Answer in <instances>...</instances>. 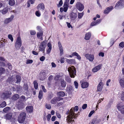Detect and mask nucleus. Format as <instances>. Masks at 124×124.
Here are the masks:
<instances>
[{"instance_id": "nucleus-52", "label": "nucleus", "mask_w": 124, "mask_h": 124, "mask_svg": "<svg viewBox=\"0 0 124 124\" xmlns=\"http://www.w3.org/2000/svg\"><path fill=\"white\" fill-rule=\"evenodd\" d=\"M53 76L52 75L48 77V80L49 81H51V80L53 79Z\"/></svg>"}, {"instance_id": "nucleus-49", "label": "nucleus", "mask_w": 124, "mask_h": 124, "mask_svg": "<svg viewBox=\"0 0 124 124\" xmlns=\"http://www.w3.org/2000/svg\"><path fill=\"white\" fill-rule=\"evenodd\" d=\"M33 62V61L32 60L28 59L26 61V63L27 64H31Z\"/></svg>"}, {"instance_id": "nucleus-6", "label": "nucleus", "mask_w": 124, "mask_h": 124, "mask_svg": "<svg viewBox=\"0 0 124 124\" xmlns=\"http://www.w3.org/2000/svg\"><path fill=\"white\" fill-rule=\"evenodd\" d=\"M11 94V92L9 91L3 92L2 93L1 98L4 100L7 99L10 97Z\"/></svg>"}, {"instance_id": "nucleus-23", "label": "nucleus", "mask_w": 124, "mask_h": 124, "mask_svg": "<svg viewBox=\"0 0 124 124\" xmlns=\"http://www.w3.org/2000/svg\"><path fill=\"white\" fill-rule=\"evenodd\" d=\"M91 36V34L90 32H88L86 33L85 39L86 40H88L90 39Z\"/></svg>"}, {"instance_id": "nucleus-28", "label": "nucleus", "mask_w": 124, "mask_h": 124, "mask_svg": "<svg viewBox=\"0 0 124 124\" xmlns=\"http://www.w3.org/2000/svg\"><path fill=\"white\" fill-rule=\"evenodd\" d=\"M16 78L17 79L16 83H20L21 80V76L20 75H17L16 76Z\"/></svg>"}, {"instance_id": "nucleus-59", "label": "nucleus", "mask_w": 124, "mask_h": 124, "mask_svg": "<svg viewBox=\"0 0 124 124\" xmlns=\"http://www.w3.org/2000/svg\"><path fill=\"white\" fill-rule=\"evenodd\" d=\"M60 54L61 55H62L63 54V48L60 49Z\"/></svg>"}, {"instance_id": "nucleus-40", "label": "nucleus", "mask_w": 124, "mask_h": 124, "mask_svg": "<svg viewBox=\"0 0 124 124\" xmlns=\"http://www.w3.org/2000/svg\"><path fill=\"white\" fill-rule=\"evenodd\" d=\"M6 105L5 101H4L1 104H0V108H3L5 107Z\"/></svg>"}, {"instance_id": "nucleus-42", "label": "nucleus", "mask_w": 124, "mask_h": 124, "mask_svg": "<svg viewBox=\"0 0 124 124\" xmlns=\"http://www.w3.org/2000/svg\"><path fill=\"white\" fill-rule=\"evenodd\" d=\"M16 89L17 92H19L21 91L22 88L19 85L17 86L16 87Z\"/></svg>"}, {"instance_id": "nucleus-24", "label": "nucleus", "mask_w": 124, "mask_h": 124, "mask_svg": "<svg viewBox=\"0 0 124 124\" xmlns=\"http://www.w3.org/2000/svg\"><path fill=\"white\" fill-rule=\"evenodd\" d=\"M43 35V33L42 32H38L37 34V37L38 38L40 39L41 40H42L43 38L42 36Z\"/></svg>"}, {"instance_id": "nucleus-13", "label": "nucleus", "mask_w": 124, "mask_h": 124, "mask_svg": "<svg viewBox=\"0 0 124 124\" xmlns=\"http://www.w3.org/2000/svg\"><path fill=\"white\" fill-rule=\"evenodd\" d=\"M102 66V65L101 64L98 65V66L93 68L92 70V71L93 72H97L101 69V67Z\"/></svg>"}, {"instance_id": "nucleus-33", "label": "nucleus", "mask_w": 124, "mask_h": 124, "mask_svg": "<svg viewBox=\"0 0 124 124\" xmlns=\"http://www.w3.org/2000/svg\"><path fill=\"white\" fill-rule=\"evenodd\" d=\"M61 85L63 87H64L66 86V82L64 80H62L61 82Z\"/></svg>"}, {"instance_id": "nucleus-21", "label": "nucleus", "mask_w": 124, "mask_h": 124, "mask_svg": "<svg viewBox=\"0 0 124 124\" xmlns=\"http://www.w3.org/2000/svg\"><path fill=\"white\" fill-rule=\"evenodd\" d=\"M37 9L39 10L40 9H41L42 10H44L45 9V6L43 3H41L39 4L37 7Z\"/></svg>"}, {"instance_id": "nucleus-62", "label": "nucleus", "mask_w": 124, "mask_h": 124, "mask_svg": "<svg viewBox=\"0 0 124 124\" xmlns=\"http://www.w3.org/2000/svg\"><path fill=\"white\" fill-rule=\"evenodd\" d=\"M101 19H98V20H97L96 21H95V22L96 23V24L97 25H98V24H99L100 23V22H101Z\"/></svg>"}, {"instance_id": "nucleus-39", "label": "nucleus", "mask_w": 124, "mask_h": 124, "mask_svg": "<svg viewBox=\"0 0 124 124\" xmlns=\"http://www.w3.org/2000/svg\"><path fill=\"white\" fill-rule=\"evenodd\" d=\"M10 108L8 107H7L3 109V111L4 112L7 113L10 109Z\"/></svg>"}, {"instance_id": "nucleus-26", "label": "nucleus", "mask_w": 124, "mask_h": 124, "mask_svg": "<svg viewBox=\"0 0 124 124\" xmlns=\"http://www.w3.org/2000/svg\"><path fill=\"white\" fill-rule=\"evenodd\" d=\"M26 109L27 112H32L33 109V107L31 106L27 107Z\"/></svg>"}, {"instance_id": "nucleus-58", "label": "nucleus", "mask_w": 124, "mask_h": 124, "mask_svg": "<svg viewBox=\"0 0 124 124\" xmlns=\"http://www.w3.org/2000/svg\"><path fill=\"white\" fill-rule=\"evenodd\" d=\"M97 25L96 24L95 21H93L91 23L90 25L91 26H93Z\"/></svg>"}, {"instance_id": "nucleus-30", "label": "nucleus", "mask_w": 124, "mask_h": 124, "mask_svg": "<svg viewBox=\"0 0 124 124\" xmlns=\"http://www.w3.org/2000/svg\"><path fill=\"white\" fill-rule=\"evenodd\" d=\"M53 94L52 93H49L47 97V99L48 100H50L53 97Z\"/></svg>"}, {"instance_id": "nucleus-1", "label": "nucleus", "mask_w": 124, "mask_h": 124, "mask_svg": "<svg viewBox=\"0 0 124 124\" xmlns=\"http://www.w3.org/2000/svg\"><path fill=\"white\" fill-rule=\"evenodd\" d=\"M66 114L67 115H69L66 117V121L68 123H69L71 122H73L72 119L73 118V116L75 118H76L75 116L76 115H78V114H76L74 115L75 113L73 112V110L72 109H71L69 111H67L66 113Z\"/></svg>"}, {"instance_id": "nucleus-4", "label": "nucleus", "mask_w": 124, "mask_h": 124, "mask_svg": "<svg viewBox=\"0 0 124 124\" xmlns=\"http://www.w3.org/2000/svg\"><path fill=\"white\" fill-rule=\"evenodd\" d=\"M26 114L24 112L21 113L19 116L18 117V121L20 123H23L26 117Z\"/></svg>"}, {"instance_id": "nucleus-43", "label": "nucleus", "mask_w": 124, "mask_h": 124, "mask_svg": "<svg viewBox=\"0 0 124 124\" xmlns=\"http://www.w3.org/2000/svg\"><path fill=\"white\" fill-rule=\"evenodd\" d=\"M63 2L62 0H61L59 2V3L57 4V7L59 8L62 6L63 4Z\"/></svg>"}, {"instance_id": "nucleus-64", "label": "nucleus", "mask_w": 124, "mask_h": 124, "mask_svg": "<svg viewBox=\"0 0 124 124\" xmlns=\"http://www.w3.org/2000/svg\"><path fill=\"white\" fill-rule=\"evenodd\" d=\"M87 104H85L83 105L82 108L83 109H85L87 107Z\"/></svg>"}, {"instance_id": "nucleus-34", "label": "nucleus", "mask_w": 124, "mask_h": 124, "mask_svg": "<svg viewBox=\"0 0 124 124\" xmlns=\"http://www.w3.org/2000/svg\"><path fill=\"white\" fill-rule=\"evenodd\" d=\"M5 69L3 68H0V75H1L3 74L5 72Z\"/></svg>"}, {"instance_id": "nucleus-22", "label": "nucleus", "mask_w": 124, "mask_h": 124, "mask_svg": "<svg viewBox=\"0 0 124 124\" xmlns=\"http://www.w3.org/2000/svg\"><path fill=\"white\" fill-rule=\"evenodd\" d=\"M19 95L17 94H16L14 95L11 97V99L14 101H16L17 100L19 97Z\"/></svg>"}, {"instance_id": "nucleus-7", "label": "nucleus", "mask_w": 124, "mask_h": 124, "mask_svg": "<svg viewBox=\"0 0 124 124\" xmlns=\"http://www.w3.org/2000/svg\"><path fill=\"white\" fill-rule=\"evenodd\" d=\"M76 8L80 11H82L84 9V6L80 2H78L76 5Z\"/></svg>"}, {"instance_id": "nucleus-16", "label": "nucleus", "mask_w": 124, "mask_h": 124, "mask_svg": "<svg viewBox=\"0 0 124 124\" xmlns=\"http://www.w3.org/2000/svg\"><path fill=\"white\" fill-rule=\"evenodd\" d=\"M14 17V16L13 15H11L10 18L6 19L4 21V23L5 24H7L9 23L12 21Z\"/></svg>"}, {"instance_id": "nucleus-38", "label": "nucleus", "mask_w": 124, "mask_h": 124, "mask_svg": "<svg viewBox=\"0 0 124 124\" xmlns=\"http://www.w3.org/2000/svg\"><path fill=\"white\" fill-rule=\"evenodd\" d=\"M65 79L67 82L69 83L71 82V79L69 76L66 77Z\"/></svg>"}, {"instance_id": "nucleus-44", "label": "nucleus", "mask_w": 124, "mask_h": 124, "mask_svg": "<svg viewBox=\"0 0 124 124\" xmlns=\"http://www.w3.org/2000/svg\"><path fill=\"white\" fill-rule=\"evenodd\" d=\"M35 14L36 16L38 17L40 16L41 13L39 11H36Z\"/></svg>"}, {"instance_id": "nucleus-60", "label": "nucleus", "mask_w": 124, "mask_h": 124, "mask_svg": "<svg viewBox=\"0 0 124 124\" xmlns=\"http://www.w3.org/2000/svg\"><path fill=\"white\" fill-rule=\"evenodd\" d=\"M64 58L63 57H61L60 58V61L61 63H63L64 62Z\"/></svg>"}, {"instance_id": "nucleus-48", "label": "nucleus", "mask_w": 124, "mask_h": 124, "mask_svg": "<svg viewBox=\"0 0 124 124\" xmlns=\"http://www.w3.org/2000/svg\"><path fill=\"white\" fill-rule=\"evenodd\" d=\"M97 118H93L91 121L90 122L89 124H93L96 121Z\"/></svg>"}, {"instance_id": "nucleus-57", "label": "nucleus", "mask_w": 124, "mask_h": 124, "mask_svg": "<svg viewBox=\"0 0 124 124\" xmlns=\"http://www.w3.org/2000/svg\"><path fill=\"white\" fill-rule=\"evenodd\" d=\"M46 108L48 109H50L51 108V107L50 104H46Z\"/></svg>"}, {"instance_id": "nucleus-14", "label": "nucleus", "mask_w": 124, "mask_h": 124, "mask_svg": "<svg viewBox=\"0 0 124 124\" xmlns=\"http://www.w3.org/2000/svg\"><path fill=\"white\" fill-rule=\"evenodd\" d=\"M77 16V14L75 13L72 12L70 13V19L72 20H75Z\"/></svg>"}, {"instance_id": "nucleus-31", "label": "nucleus", "mask_w": 124, "mask_h": 124, "mask_svg": "<svg viewBox=\"0 0 124 124\" xmlns=\"http://www.w3.org/2000/svg\"><path fill=\"white\" fill-rule=\"evenodd\" d=\"M57 94L59 96L63 97L65 95V93L63 91H60L57 93Z\"/></svg>"}, {"instance_id": "nucleus-36", "label": "nucleus", "mask_w": 124, "mask_h": 124, "mask_svg": "<svg viewBox=\"0 0 124 124\" xmlns=\"http://www.w3.org/2000/svg\"><path fill=\"white\" fill-rule=\"evenodd\" d=\"M9 4L11 6H13L15 4V1L14 0H9Z\"/></svg>"}, {"instance_id": "nucleus-63", "label": "nucleus", "mask_w": 124, "mask_h": 124, "mask_svg": "<svg viewBox=\"0 0 124 124\" xmlns=\"http://www.w3.org/2000/svg\"><path fill=\"white\" fill-rule=\"evenodd\" d=\"M51 117V115L50 114H48L46 118L48 121H49V120L50 118Z\"/></svg>"}, {"instance_id": "nucleus-12", "label": "nucleus", "mask_w": 124, "mask_h": 124, "mask_svg": "<svg viewBox=\"0 0 124 124\" xmlns=\"http://www.w3.org/2000/svg\"><path fill=\"white\" fill-rule=\"evenodd\" d=\"M103 85L102 82V80H101L97 86V90L98 91L101 92L102 91Z\"/></svg>"}, {"instance_id": "nucleus-15", "label": "nucleus", "mask_w": 124, "mask_h": 124, "mask_svg": "<svg viewBox=\"0 0 124 124\" xmlns=\"http://www.w3.org/2000/svg\"><path fill=\"white\" fill-rule=\"evenodd\" d=\"M113 9L112 6H110L106 8L104 11L103 13L104 14H108Z\"/></svg>"}, {"instance_id": "nucleus-25", "label": "nucleus", "mask_w": 124, "mask_h": 124, "mask_svg": "<svg viewBox=\"0 0 124 124\" xmlns=\"http://www.w3.org/2000/svg\"><path fill=\"white\" fill-rule=\"evenodd\" d=\"M43 91L42 90H40L38 95V98L39 100L41 99L43 97Z\"/></svg>"}, {"instance_id": "nucleus-35", "label": "nucleus", "mask_w": 124, "mask_h": 124, "mask_svg": "<svg viewBox=\"0 0 124 124\" xmlns=\"http://www.w3.org/2000/svg\"><path fill=\"white\" fill-rule=\"evenodd\" d=\"M33 84L34 85V87L36 89H37L38 87V83L37 82V80H35L33 82Z\"/></svg>"}, {"instance_id": "nucleus-19", "label": "nucleus", "mask_w": 124, "mask_h": 124, "mask_svg": "<svg viewBox=\"0 0 124 124\" xmlns=\"http://www.w3.org/2000/svg\"><path fill=\"white\" fill-rule=\"evenodd\" d=\"M89 83L87 82L83 81L81 84V86L82 88H87L88 87Z\"/></svg>"}, {"instance_id": "nucleus-32", "label": "nucleus", "mask_w": 124, "mask_h": 124, "mask_svg": "<svg viewBox=\"0 0 124 124\" xmlns=\"http://www.w3.org/2000/svg\"><path fill=\"white\" fill-rule=\"evenodd\" d=\"M119 82L121 86L123 88L124 87V78H122L121 79Z\"/></svg>"}, {"instance_id": "nucleus-5", "label": "nucleus", "mask_w": 124, "mask_h": 124, "mask_svg": "<svg viewBox=\"0 0 124 124\" xmlns=\"http://www.w3.org/2000/svg\"><path fill=\"white\" fill-rule=\"evenodd\" d=\"M117 107L122 114H124V103L120 102L117 105Z\"/></svg>"}, {"instance_id": "nucleus-9", "label": "nucleus", "mask_w": 124, "mask_h": 124, "mask_svg": "<svg viewBox=\"0 0 124 124\" xmlns=\"http://www.w3.org/2000/svg\"><path fill=\"white\" fill-rule=\"evenodd\" d=\"M46 42L44 41H43L42 42L39 47V50L41 52H44L46 46Z\"/></svg>"}, {"instance_id": "nucleus-37", "label": "nucleus", "mask_w": 124, "mask_h": 124, "mask_svg": "<svg viewBox=\"0 0 124 124\" xmlns=\"http://www.w3.org/2000/svg\"><path fill=\"white\" fill-rule=\"evenodd\" d=\"M84 15L83 12L82 13H78V18L81 19Z\"/></svg>"}, {"instance_id": "nucleus-54", "label": "nucleus", "mask_w": 124, "mask_h": 124, "mask_svg": "<svg viewBox=\"0 0 124 124\" xmlns=\"http://www.w3.org/2000/svg\"><path fill=\"white\" fill-rule=\"evenodd\" d=\"M66 0V1H65L63 5V7H65L67 8H68L69 7V6L68 5L67 2H66V0Z\"/></svg>"}, {"instance_id": "nucleus-3", "label": "nucleus", "mask_w": 124, "mask_h": 124, "mask_svg": "<svg viewBox=\"0 0 124 124\" xmlns=\"http://www.w3.org/2000/svg\"><path fill=\"white\" fill-rule=\"evenodd\" d=\"M22 44V42L21 38L20 37H18L15 43V48L17 50H19L20 49Z\"/></svg>"}, {"instance_id": "nucleus-27", "label": "nucleus", "mask_w": 124, "mask_h": 124, "mask_svg": "<svg viewBox=\"0 0 124 124\" xmlns=\"http://www.w3.org/2000/svg\"><path fill=\"white\" fill-rule=\"evenodd\" d=\"M66 61L68 63L70 64H72L75 63V60L74 59H67Z\"/></svg>"}, {"instance_id": "nucleus-46", "label": "nucleus", "mask_w": 124, "mask_h": 124, "mask_svg": "<svg viewBox=\"0 0 124 124\" xmlns=\"http://www.w3.org/2000/svg\"><path fill=\"white\" fill-rule=\"evenodd\" d=\"M8 37L9 39L11 40V42L13 41V38L12 35L10 34L8 35Z\"/></svg>"}, {"instance_id": "nucleus-45", "label": "nucleus", "mask_w": 124, "mask_h": 124, "mask_svg": "<svg viewBox=\"0 0 124 124\" xmlns=\"http://www.w3.org/2000/svg\"><path fill=\"white\" fill-rule=\"evenodd\" d=\"M60 77V75H57L54 77V79L55 81H58Z\"/></svg>"}, {"instance_id": "nucleus-50", "label": "nucleus", "mask_w": 124, "mask_h": 124, "mask_svg": "<svg viewBox=\"0 0 124 124\" xmlns=\"http://www.w3.org/2000/svg\"><path fill=\"white\" fill-rule=\"evenodd\" d=\"M119 46L123 48L124 47V42L122 41L119 44Z\"/></svg>"}, {"instance_id": "nucleus-41", "label": "nucleus", "mask_w": 124, "mask_h": 124, "mask_svg": "<svg viewBox=\"0 0 124 124\" xmlns=\"http://www.w3.org/2000/svg\"><path fill=\"white\" fill-rule=\"evenodd\" d=\"M8 11V9L6 8H5L2 10V12L3 14H5Z\"/></svg>"}, {"instance_id": "nucleus-29", "label": "nucleus", "mask_w": 124, "mask_h": 124, "mask_svg": "<svg viewBox=\"0 0 124 124\" xmlns=\"http://www.w3.org/2000/svg\"><path fill=\"white\" fill-rule=\"evenodd\" d=\"M12 116V115L11 113H8L6 114V115L4 116V118L8 119H10L11 118Z\"/></svg>"}, {"instance_id": "nucleus-10", "label": "nucleus", "mask_w": 124, "mask_h": 124, "mask_svg": "<svg viewBox=\"0 0 124 124\" xmlns=\"http://www.w3.org/2000/svg\"><path fill=\"white\" fill-rule=\"evenodd\" d=\"M85 56L87 59L89 60L90 62H92L94 59L93 54H87L85 55Z\"/></svg>"}, {"instance_id": "nucleus-11", "label": "nucleus", "mask_w": 124, "mask_h": 124, "mask_svg": "<svg viewBox=\"0 0 124 124\" xmlns=\"http://www.w3.org/2000/svg\"><path fill=\"white\" fill-rule=\"evenodd\" d=\"M16 106L19 109L22 110L24 108V104L20 101H18L17 103Z\"/></svg>"}, {"instance_id": "nucleus-47", "label": "nucleus", "mask_w": 124, "mask_h": 124, "mask_svg": "<svg viewBox=\"0 0 124 124\" xmlns=\"http://www.w3.org/2000/svg\"><path fill=\"white\" fill-rule=\"evenodd\" d=\"M121 99L122 101H124V92L122 91L121 94Z\"/></svg>"}, {"instance_id": "nucleus-56", "label": "nucleus", "mask_w": 124, "mask_h": 124, "mask_svg": "<svg viewBox=\"0 0 124 124\" xmlns=\"http://www.w3.org/2000/svg\"><path fill=\"white\" fill-rule=\"evenodd\" d=\"M30 33L31 35H33L36 34V32L34 31L31 30L30 31Z\"/></svg>"}, {"instance_id": "nucleus-61", "label": "nucleus", "mask_w": 124, "mask_h": 124, "mask_svg": "<svg viewBox=\"0 0 124 124\" xmlns=\"http://www.w3.org/2000/svg\"><path fill=\"white\" fill-rule=\"evenodd\" d=\"M56 115L57 117L59 118H61V115L58 112H56Z\"/></svg>"}, {"instance_id": "nucleus-55", "label": "nucleus", "mask_w": 124, "mask_h": 124, "mask_svg": "<svg viewBox=\"0 0 124 124\" xmlns=\"http://www.w3.org/2000/svg\"><path fill=\"white\" fill-rule=\"evenodd\" d=\"M24 89L25 90H28V86L27 84H24L23 86Z\"/></svg>"}, {"instance_id": "nucleus-20", "label": "nucleus", "mask_w": 124, "mask_h": 124, "mask_svg": "<svg viewBox=\"0 0 124 124\" xmlns=\"http://www.w3.org/2000/svg\"><path fill=\"white\" fill-rule=\"evenodd\" d=\"M73 87L70 85L67 86L66 87V90L68 93H71L72 92L73 90Z\"/></svg>"}, {"instance_id": "nucleus-53", "label": "nucleus", "mask_w": 124, "mask_h": 124, "mask_svg": "<svg viewBox=\"0 0 124 124\" xmlns=\"http://www.w3.org/2000/svg\"><path fill=\"white\" fill-rule=\"evenodd\" d=\"M74 83L75 88L76 89H77L78 87V82L76 81H75Z\"/></svg>"}, {"instance_id": "nucleus-17", "label": "nucleus", "mask_w": 124, "mask_h": 124, "mask_svg": "<svg viewBox=\"0 0 124 124\" xmlns=\"http://www.w3.org/2000/svg\"><path fill=\"white\" fill-rule=\"evenodd\" d=\"M76 56L77 57V58L78 60H80L81 59V57L76 52L73 53L71 55H70L69 57H72L73 56Z\"/></svg>"}, {"instance_id": "nucleus-18", "label": "nucleus", "mask_w": 124, "mask_h": 124, "mask_svg": "<svg viewBox=\"0 0 124 124\" xmlns=\"http://www.w3.org/2000/svg\"><path fill=\"white\" fill-rule=\"evenodd\" d=\"M46 73L45 72H43L40 74L39 76L40 80L41 81L44 80L46 78Z\"/></svg>"}, {"instance_id": "nucleus-8", "label": "nucleus", "mask_w": 124, "mask_h": 124, "mask_svg": "<svg viewBox=\"0 0 124 124\" xmlns=\"http://www.w3.org/2000/svg\"><path fill=\"white\" fill-rule=\"evenodd\" d=\"M124 5V0H120L118 1L116 4L115 8L116 9L123 7Z\"/></svg>"}, {"instance_id": "nucleus-2", "label": "nucleus", "mask_w": 124, "mask_h": 124, "mask_svg": "<svg viewBox=\"0 0 124 124\" xmlns=\"http://www.w3.org/2000/svg\"><path fill=\"white\" fill-rule=\"evenodd\" d=\"M70 77L72 78L75 77V76L76 75V69L74 66H71L68 68Z\"/></svg>"}, {"instance_id": "nucleus-51", "label": "nucleus", "mask_w": 124, "mask_h": 124, "mask_svg": "<svg viewBox=\"0 0 124 124\" xmlns=\"http://www.w3.org/2000/svg\"><path fill=\"white\" fill-rule=\"evenodd\" d=\"M20 101H24L25 100V97L24 96L22 95L20 97Z\"/></svg>"}]
</instances>
